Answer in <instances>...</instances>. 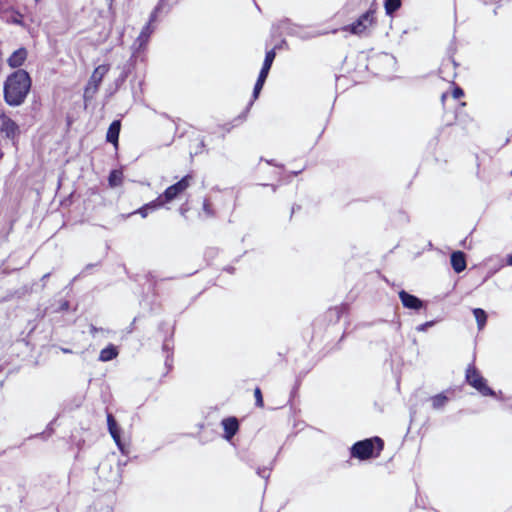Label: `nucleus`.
I'll return each instance as SVG.
<instances>
[{
	"mask_svg": "<svg viewBox=\"0 0 512 512\" xmlns=\"http://www.w3.org/2000/svg\"><path fill=\"white\" fill-rule=\"evenodd\" d=\"M164 205V201L162 197H158L156 200L144 205L140 209H138L135 213H139L143 218L148 215V211L156 210L157 208Z\"/></svg>",
	"mask_w": 512,
	"mask_h": 512,
	"instance_id": "dca6fc26",
	"label": "nucleus"
},
{
	"mask_svg": "<svg viewBox=\"0 0 512 512\" xmlns=\"http://www.w3.org/2000/svg\"><path fill=\"white\" fill-rule=\"evenodd\" d=\"M203 209L204 211L208 214V215H211V210H210V204L208 203V201H204L203 203Z\"/></svg>",
	"mask_w": 512,
	"mask_h": 512,
	"instance_id": "bb28decb",
	"label": "nucleus"
},
{
	"mask_svg": "<svg viewBox=\"0 0 512 512\" xmlns=\"http://www.w3.org/2000/svg\"><path fill=\"white\" fill-rule=\"evenodd\" d=\"M467 382L477 389L484 396H492L494 392L486 385V380L479 374L474 366H469L466 370Z\"/></svg>",
	"mask_w": 512,
	"mask_h": 512,
	"instance_id": "20e7f679",
	"label": "nucleus"
},
{
	"mask_svg": "<svg viewBox=\"0 0 512 512\" xmlns=\"http://www.w3.org/2000/svg\"><path fill=\"white\" fill-rule=\"evenodd\" d=\"M222 426L225 431V438L230 440L238 431V421L234 417L225 418L222 420Z\"/></svg>",
	"mask_w": 512,
	"mask_h": 512,
	"instance_id": "ddd939ff",
	"label": "nucleus"
},
{
	"mask_svg": "<svg viewBox=\"0 0 512 512\" xmlns=\"http://www.w3.org/2000/svg\"><path fill=\"white\" fill-rule=\"evenodd\" d=\"M122 172L113 170L109 175V184L111 187L119 186L122 183Z\"/></svg>",
	"mask_w": 512,
	"mask_h": 512,
	"instance_id": "412c9836",
	"label": "nucleus"
},
{
	"mask_svg": "<svg viewBox=\"0 0 512 512\" xmlns=\"http://www.w3.org/2000/svg\"><path fill=\"white\" fill-rule=\"evenodd\" d=\"M265 80H266L265 78H261L258 76V79L256 81V84H255L254 90H253V99L254 100L258 98L259 93L265 83Z\"/></svg>",
	"mask_w": 512,
	"mask_h": 512,
	"instance_id": "5701e85b",
	"label": "nucleus"
},
{
	"mask_svg": "<svg viewBox=\"0 0 512 512\" xmlns=\"http://www.w3.org/2000/svg\"><path fill=\"white\" fill-rule=\"evenodd\" d=\"M462 95H463V91L460 88H456L453 91V97L456 98V99L460 98Z\"/></svg>",
	"mask_w": 512,
	"mask_h": 512,
	"instance_id": "a878e982",
	"label": "nucleus"
},
{
	"mask_svg": "<svg viewBox=\"0 0 512 512\" xmlns=\"http://www.w3.org/2000/svg\"><path fill=\"white\" fill-rule=\"evenodd\" d=\"M27 54L28 53L25 48H19L18 50L14 51L12 55L8 58V65L12 68H18L22 66V64L27 58Z\"/></svg>",
	"mask_w": 512,
	"mask_h": 512,
	"instance_id": "9b49d317",
	"label": "nucleus"
},
{
	"mask_svg": "<svg viewBox=\"0 0 512 512\" xmlns=\"http://www.w3.org/2000/svg\"><path fill=\"white\" fill-rule=\"evenodd\" d=\"M0 131L5 134L7 138L13 139L18 134L19 128L11 118L2 115L0 117Z\"/></svg>",
	"mask_w": 512,
	"mask_h": 512,
	"instance_id": "6e6552de",
	"label": "nucleus"
},
{
	"mask_svg": "<svg viewBox=\"0 0 512 512\" xmlns=\"http://www.w3.org/2000/svg\"><path fill=\"white\" fill-rule=\"evenodd\" d=\"M451 266L456 273H460L466 268L465 254L461 251H456L451 254Z\"/></svg>",
	"mask_w": 512,
	"mask_h": 512,
	"instance_id": "f8f14e48",
	"label": "nucleus"
},
{
	"mask_svg": "<svg viewBox=\"0 0 512 512\" xmlns=\"http://www.w3.org/2000/svg\"><path fill=\"white\" fill-rule=\"evenodd\" d=\"M191 180H192V176L186 175L177 183L169 186L164 191L163 195L160 196V197H162L164 204L166 202H170V201L174 200L179 194L184 192L190 186Z\"/></svg>",
	"mask_w": 512,
	"mask_h": 512,
	"instance_id": "423d86ee",
	"label": "nucleus"
},
{
	"mask_svg": "<svg viewBox=\"0 0 512 512\" xmlns=\"http://www.w3.org/2000/svg\"><path fill=\"white\" fill-rule=\"evenodd\" d=\"M158 11H159V7H156L150 15L149 23L143 27L140 35L137 37L136 41L134 42V46L138 50L142 49L147 44L150 35L153 33L154 29L151 26V23L153 21H155Z\"/></svg>",
	"mask_w": 512,
	"mask_h": 512,
	"instance_id": "0eeeda50",
	"label": "nucleus"
},
{
	"mask_svg": "<svg viewBox=\"0 0 512 512\" xmlns=\"http://www.w3.org/2000/svg\"><path fill=\"white\" fill-rule=\"evenodd\" d=\"M275 55L276 54L273 49L266 53L264 63H263L262 69L260 71L259 77L265 78V79L267 78L269 70L272 66L274 59H275Z\"/></svg>",
	"mask_w": 512,
	"mask_h": 512,
	"instance_id": "2eb2a0df",
	"label": "nucleus"
},
{
	"mask_svg": "<svg viewBox=\"0 0 512 512\" xmlns=\"http://www.w3.org/2000/svg\"><path fill=\"white\" fill-rule=\"evenodd\" d=\"M374 442L378 444V450H382L383 441L380 438L375 437L374 439H366L355 443L351 449L352 456L359 459H367L371 457L373 455Z\"/></svg>",
	"mask_w": 512,
	"mask_h": 512,
	"instance_id": "f03ea898",
	"label": "nucleus"
},
{
	"mask_svg": "<svg viewBox=\"0 0 512 512\" xmlns=\"http://www.w3.org/2000/svg\"><path fill=\"white\" fill-rule=\"evenodd\" d=\"M386 14L392 15L401 6V0H385L384 3Z\"/></svg>",
	"mask_w": 512,
	"mask_h": 512,
	"instance_id": "aec40b11",
	"label": "nucleus"
},
{
	"mask_svg": "<svg viewBox=\"0 0 512 512\" xmlns=\"http://www.w3.org/2000/svg\"><path fill=\"white\" fill-rule=\"evenodd\" d=\"M254 396H255V399H256V405L258 407H263L262 393H261V390L259 388L255 389Z\"/></svg>",
	"mask_w": 512,
	"mask_h": 512,
	"instance_id": "b1692460",
	"label": "nucleus"
},
{
	"mask_svg": "<svg viewBox=\"0 0 512 512\" xmlns=\"http://www.w3.org/2000/svg\"><path fill=\"white\" fill-rule=\"evenodd\" d=\"M108 430L120 451L125 454L126 450L121 442L120 429L112 414L107 415Z\"/></svg>",
	"mask_w": 512,
	"mask_h": 512,
	"instance_id": "1a4fd4ad",
	"label": "nucleus"
},
{
	"mask_svg": "<svg viewBox=\"0 0 512 512\" xmlns=\"http://www.w3.org/2000/svg\"><path fill=\"white\" fill-rule=\"evenodd\" d=\"M507 263L512 265V254L508 256Z\"/></svg>",
	"mask_w": 512,
	"mask_h": 512,
	"instance_id": "cd10ccee",
	"label": "nucleus"
},
{
	"mask_svg": "<svg viewBox=\"0 0 512 512\" xmlns=\"http://www.w3.org/2000/svg\"><path fill=\"white\" fill-rule=\"evenodd\" d=\"M374 24V12L369 10L362 14L358 20L351 25L345 26L343 30L350 31L354 35H363L368 28Z\"/></svg>",
	"mask_w": 512,
	"mask_h": 512,
	"instance_id": "39448f33",
	"label": "nucleus"
},
{
	"mask_svg": "<svg viewBox=\"0 0 512 512\" xmlns=\"http://www.w3.org/2000/svg\"><path fill=\"white\" fill-rule=\"evenodd\" d=\"M448 401L447 396L444 394H437L431 398L433 409H441Z\"/></svg>",
	"mask_w": 512,
	"mask_h": 512,
	"instance_id": "6ab92c4d",
	"label": "nucleus"
},
{
	"mask_svg": "<svg viewBox=\"0 0 512 512\" xmlns=\"http://www.w3.org/2000/svg\"><path fill=\"white\" fill-rule=\"evenodd\" d=\"M49 275H50L49 273H47V274L43 275L42 280L47 279V278L49 277Z\"/></svg>",
	"mask_w": 512,
	"mask_h": 512,
	"instance_id": "c85d7f7f",
	"label": "nucleus"
},
{
	"mask_svg": "<svg viewBox=\"0 0 512 512\" xmlns=\"http://www.w3.org/2000/svg\"><path fill=\"white\" fill-rule=\"evenodd\" d=\"M121 123L119 120L113 121L107 131L106 140L117 147L118 138L120 133Z\"/></svg>",
	"mask_w": 512,
	"mask_h": 512,
	"instance_id": "4468645a",
	"label": "nucleus"
},
{
	"mask_svg": "<svg viewBox=\"0 0 512 512\" xmlns=\"http://www.w3.org/2000/svg\"><path fill=\"white\" fill-rule=\"evenodd\" d=\"M109 71V65L102 64L96 67L86 85L85 91H84V97L85 99H91L98 91V88L104 78V76Z\"/></svg>",
	"mask_w": 512,
	"mask_h": 512,
	"instance_id": "7ed1b4c3",
	"label": "nucleus"
},
{
	"mask_svg": "<svg viewBox=\"0 0 512 512\" xmlns=\"http://www.w3.org/2000/svg\"><path fill=\"white\" fill-rule=\"evenodd\" d=\"M473 315L476 319L478 329L481 330L484 328L487 320L486 312L481 308H475L472 310Z\"/></svg>",
	"mask_w": 512,
	"mask_h": 512,
	"instance_id": "f3484780",
	"label": "nucleus"
},
{
	"mask_svg": "<svg viewBox=\"0 0 512 512\" xmlns=\"http://www.w3.org/2000/svg\"><path fill=\"white\" fill-rule=\"evenodd\" d=\"M31 79L25 70H17L4 83V99L10 106L21 105L29 93Z\"/></svg>",
	"mask_w": 512,
	"mask_h": 512,
	"instance_id": "f257e3e1",
	"label": "nucleus"
},
{
	"mask_svg": "<svg viewBox=\"0 0 512 512\" xmlns=\"http://www.w3.org/2000/svg\"><path fill=\"white\" fill-rule=\"evenodd\" d=\"M117 354L118 353H117L116 348L113 346H110V347L104 348L100 352L99 359L103 362L110 361V360L114 359L117 356Z\"/></svg>",
	"mask_w": 512,
	"mask_h": 512,
	"instance_id": "a211bd4d",
	"label": "nucleus"
},
{
	"mask_svg": "<svg viewBox=\"0 0 512 512\" xmlns=\"http://www.w3.org/2000/svg\"><path fill=\"white\" fill-rule=\"evenodd\" d=\"M399 297L403 306L406 308L418 310L423 306V303L419 298L407 293L406 291H401L399 293Z\"/></svg>",
	"mask_w": 512,
	"mask_h": 512,
	"instance_id": "9d476101",
	"label": "nucleus"
},
{
	"mask_svg": "<svg viewBox=\"0 0 512 512\" xmlns=\"http://www.w3.org/2000/svg\"><path fill=\"white\" fill-rule=\"evenodd\" d=\"M433 325V322H426L424 324H421L420 326L417 327V330L418 331H425L427 329V327H430Z\"/></svg>",
	"mask_w": 512,
	"mask_h": 512,
	"instance_id": "393cba45",
	"label": "nucleus"
},
{
	"mask_svg": "<svg viewBox=\"0 0 512 512\" xmlns=\"http://www.w3.org/2000/svg\"><path fill=\"white\" fill-rule=\"evenodd\" d=\"M8 22L16 24V25L24 26L23 15L17 11H12L8 18Z\"/></svg>",
	"mask_w": 512,
	"mask_h": 512,
	"instance_id": "4be33fe9",
	"label": "nucleus"
}]
</instances>
